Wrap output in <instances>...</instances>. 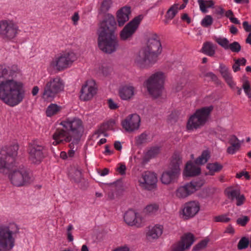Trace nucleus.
Masks as SVG:
<instances>
[{"label":"nucleus","instance_id":"f257e3e1","mask_svg":"<svg viewBox=\"0 0 251 251\" xmlns=\"http://www.w3.org/2000/svg\"><path fill=\"white\" fill-rule=\"evenodd\" d=\"M14 73L4 64L0 65V100L11 107L21 103L25 94L23 82L13 79Z\"/></svg>","mask_w":251,"mask_h":251},{"label":"nucleus","instance_id":"f03ea898","mask_svg":"<svg viewBox=\"0 0 251 251\" xmlns=\"http://www.w3.org/2000/svg\"><path fill=\"white\" fill-rule=\"evenodd\" d=\"M162 52V47L158 36L154 33H150L146 46L143 47L136 56L138 63L156 62Z\"/></svg>","mask_w":251,"mask_h":251},{"label":"nucleus","instance_id":"7ed1b4c3","mask_svg":"<svg viewBox=\"0 0 251 251\" xmlns=\"http://www.w3.org/2000/svg\"><path fill=\"white\" fill-rule=\"evenodd\" d=\"M19 230L14 223L0 226V251H9L13 248Z\"/></svg>","mask_w":251,"mask_h":251},{"label":"nucleus","instance_id":"20e7f679","mask_svg":"<svg viewBox=\"0 0 251 251\" xmlns=\"http://www.w3.org/2000/svg\"><path fill=\"white\" fill-rule=\"evenodd\" d=\"M165 78L164 73L157 72L152 74L145 81L144 85L153 98L157 99L161 96Z\"/></svg>","mask_w":251,"mask_h":251},{"label":"nucleus","instance_id":"39448f33","mask_svg":"<svg viewBox=\"0 0 251 251\" xmlns=\"http://www.w3.org/2000/svg\"><path fill=\"white\" fill-rule=\"evenodd\" d=\"M213 109V107L210 106L197 109L187 121L186 126L187 129L192 130L203 126L208 120Z\"/></svg>","mask_w":251,"mask_h":251},{"label":"nucleus","instance_id":"423d86ee","mask_svg":"<svg viewBox=\"0 0 251 251\" xmlns=\"http://www.w3.org/2000/svg\"><path fill=\"white\" fill-rule=\"evenodd\" d=\"M181 158L179 155L175 154L173 156L170 165L168 170L163 172L160 180L162 183L168 185L176 182L180 175Z\"/></svg>","mask_w":251,"mask_h":251},{"label":"nucleus","instance_id":"0eeeda50","mask_svg":"<svg viewBox=\"0 0 251 251\" xmlns=\"http://www.w3.org/2000/svg\"><path fill=\"white\" fill-rule=\"evenodd\" d=\"M65 84L59 76L51 77L46 82L43 92L42 98L46 100L52 101L56 95L63 92Z\"/></svg>","mask_w":251,"mask_h":251},{"label":"nucleus","instance_id":"6e6552de","mask_svg":"<svg viewBox=\"0 0 251 251\" xmlns=\"http://www.w3.org/2000/svg\"><path fill=\"white\" fill-rule=\"evenodd\" d=\"M18 150V145H14L0 151V173H4L12 167Z\"/></svg>","mask_w":251,"mask_h":251},{"label":"nucleus","instance_id":"1a4fd4ad","mask_svg":"<svg viewBox=\"0 0 251 251\" xmlns=\"http://www.w3.org/2000/svg\"><path fill=\"white\" fill-rule=\"evenodd\" d=\"M17 24L14 21L6 19L0 21V37L5 41H12L20 32Z\"/></svg>","mask_w":251,"mask_h":251},{"label":"nucleus","instance_id":"9d476101","mask_svg":"<svg viewBox=\"0 0 251 251\" xmlns=\"http://www.w3.org/2000/svg\"><path fill=\"white\" fill-rule=\"evenodd\" d=\"M98 46L100 50L107 53L115 52L118 47V40L114 34H98Z\"/></svg>","mask_w":251,"mask_h":251},{"label":"nucleus","instance_id":"9b49d317","mask_svg":"<svg viewBox=\"0 0 251 251\" xmlns=\"http://www.w3.org/2000/svg\"><path fill=\"white\" fill-rule=\"evenodd\" d=\"M61 125L68 131L72 135L73 139H75V144L79 142L83 127L82 121L78 118L67 119L61 123Z\"/></svg>","mask_w":251,"mask_h":251},{"label":"nucleus","instance_id":"f8f14e48","mask_svg":"<svg viewBox=\"0 0 251 251\" xmlns=\"http://www.w3.org/2000/svg\"><path fill=\"white\" fill-rule=\"evenodd\" d=\"M8 177L11 183L17 187L27 185L33 180L29 173L24 169L12 171L9 174Z\"/></svg>","mask_w":251,"mask_h":251},{"label":"nucleus","instance_id":"ddd939ff","mask_svg":"<svg viewBox=\"0 0 251 251\" xmlns=\"http://www.w3.org/2000/svg\"><path fill=\"white\" fill-rule=\"evenodd\" d=\"M28 153L29 160L32 163L39 164L46 155V149L43 145L34 141L29 144Z\"/></svg>","mask_w":251,"mask_h":251},{"label":"nucleus","instance_id":"4468645a","mask_svg":"<svg viewBox=\"0 0 251 251\" xmlns=\"http://www.w3.org/2000/svg\"><path fill=\"white\" fill-rule=\"evenodd\" d=\"M143 19V16L140 15L136 16L129 22L120 32V37L121 39L126 41L131 39L138 29Z\"/></svg>","mask_w":251,"mask_h":251},{"label":"nucleus","instance_id":"2eb2a0df","mask_svg":"<svg viewBox=\"0 0 251 251\" xmlns=\"http://www.w3.org/2000/svg\"><path fill=\"white\" fill-rule=\"evenodd\" d=\"M198 181H191L177 188L176 196L179 199H184L198 190L202 185Z\"/></svg>","mask_w":251,"mask_h":251},{"label":"nucleus","instance_id":"dca6fc26","mask_svg":"<svg viewBox=\"0 0 251 251\" xmlns=\"http://www.w3.org/2000/svg\"><path fill=\"white\" fill-rule=\"evenodd\" d=\"M157 181V177L154 173L147 171L142 173L139 179V183L143 189L151 190L156 187Z\"/></svg>","mask_w":251,"mask_h":251},{"label":"nucleus","instance_id":"f3484780","mask_svg":"<svg viewBox=\"0 0 251 251\" xmlns=\"http://www.w3.org/2000/svg\"><path fill=\"white\" fill-rule=\"evenodd\" d=\"M140 121V117L138 114H132L122 121V125L126 131L131 132L139 128Z\"/></svg>","mask_w":251,"mask_h":251},{"label":"nucleus","instance_id":"a211bd4d","mask_svg":"<svg viewBox=\"0 0 251 251\" xmlns=\"http://www.w3.org/2000/svg\"><path fill=\"white\" fill-rule=\"evenodd\" d=\"M117 27V23L114 17L108 14L100 23L98 34L104 32V34H114Z\"/></svg>","mask_w":251,"mask_h":251},{"label":"nucleus","instance_id":"6ab92c4d","mask_svg":"<svg viewBox=\"0 0 251 251\" xmlns=\"http://www.w3.org/2000/svg\"><path fill=\"white\" fill-rule=\"evenodd\" d=\"M96 93L95 82L93 80L87 81L81 88L80 99L83 101L90 100Z\"/></svg>","mask_w":251,"mask_h":251},{"label":"nucleus","instance_id":"aec40b11","mask_svg":"<svg viewBox=\"0 0 251 251\" xmlns=\"http://www.w3.org/2000/svg\"><path fill=\"white\" fill-rule=\"evenodd\" d=\"M54 141L52 144L56 146L63 142H70L73 140L72 135L63 126V128H58L52 135Z\"/></svg>","mask_w":251,"mask_h":251},{"label":"nucleus","instance_id":"412c9836","mask_svg":"<svg viewBox=\"0 0 251 251\" xmlns=\"http://www.w3.org/2000/svg\"><path fill=\"white\" fill-rule=\"evenodd\" d=\"M194 242V236L191 233L185 234L181 239V241L175 245L172 251H184L188 249Z\"/></svg>","mask_w":251,"mask_h":251},{"label":"nucleus","instance_id":"4be33fe9","mask_svg":"<svg viewBox=\"0 0 251 251\" xmlns=\"http://www.w3.org/2000/svg\"><path fill=\"white\" fill-rule=\"evenodd\" d=\"M200 203L196 201H190L185 203L183 214L187 218H192L200 211Z\"/></svg>","mask_w":251,"mask_h":251},{"label":"nucleus","instance_id":"5701e85b","mask_svg":"<svg viewBox=\"0 0 251 251\" xmlns=\"http://www.w3.org/2000/svg\"><path fill=\"white\" fill-rule=\"evenodd\" d=\"M78 55L74 51H64L55 56V63H72L75 61Z\"/></svg>","mask_w":251,"mask_h":251},{"label":"nucleus","instance_id":"b1692460","mask_svg":"<svg viewBox=\"0 0 251 251\" xmlns=\"http://www.w3.org/2000/svg\"><path fill=\"white\" fill-rule=\"evenodd\" d=\"M226 192L229 199L231 201H233L234 199L236 200V205L237 206H240L243 204L245 198L244 195L241 194L239 189L228 188L226 189Z\"/></svg>","mask_w":251,"mask_h":251},{"label":"nucleus","instance_id":"393cba45","mask_svg":"<svg viewBox=\"0 0 251 251\" xmlns=\"http://www.w3.org/2000/svg\"><path fill=\"white\" fill-rule=\"evenodd\" d=\"M130 12V8L128 6H124L117 11V21L119 26H123L128 21Z\"/></svg>","mask_w":251,"mask_h":251},{"label":"nucleus","instance_id":"a878e982","mask_svg":"<svg viewBox=\"0 0 251 251\" xmlns=\"http://www.w3.org/2000/svg\"><path fill=\"white\" fill-rule=\"evenodd\" d=\"M135 88L131 85H125L119 90L120 98L124 100H129L133 98L135 94Z\"/></svg>","mask_w":251,"mask_h":251},{"label":"nucleus","instance_id":"bb28decb","mask_svg":"<svg viewBox=\"0 0 251 251\" xmlns=\"http://www.w3.org/2000/svg\"><path fill=\"white\" fill-rule=\"evenodd\" d=\"M68 175L70 179L75 183H78L82 179L81 169L77 164L70 167Z\"/></svg>","mask_w":251,"mask_h":251},{"label":"nucleus","instance_id":"cd10ccee","mask_svg":"<svg viewBox=\"0 0 251 251\" xmlns=\"http://www.w3.org/2000/svg\"><path fill=\"white\" fill-rule=\"evenodd\" d=\"M163 227L161 225H156L154 226L149 227L147 232V237L149 240L158 239L162 234Z\"/></svg>","mask_w":251,"mask_h":251},{"label":"nucleus","instance_id":"c85d7f7f","mask_svg":"<svg viewBox=\"0 0 251 251\" xmlns=\"http://www.w3.org/2000/svg\"><path fill=\"white\" fill-rule=\"evenodd\" d=\"M136 213L132 210L126 211L124 215V221L127 225L130 226L140 225Z\"/></svg>","mask_w":251,"mask_h":251},{"label":"nucleus","instance_id":"c756f323","mask_svg":"<svg viewBox=\"0 0 251 251\" xmlns=\"http://www.w3.org/2000/svg\"><path fill=\"white\" fill-rule=\"evenodd\" d=\"M219 72L227 84L231 87L233 88L235 84L232 80V76L229 73L228 68L224 65H221L220 66Z\"/></svg>","mask_w":251,"mask_h":251},{"label":"nucleus","instance_id":"7c9ffc66","mask_svg":"<svg viewBox=\"0 0 251 251\" xmlns=\"http://www.w3.org/2000/svg\"><path fill=\"white\" fill-rule=\"evenodd\" d=\"M229 143L230 146L227 149V152L233 154L239 151L241 147V143L237 137L235 135H232L229 140Z\"/></svg>","mask_w":251,"mask_h":251},{"label":"nucleus","instance_id":"2f4dec72","mask_svg":"<svg viewBox=\"0 0 251 251\" xmlns=\"http://www.w3.org/2000/svg\"><path fill=\"white\" fill-rule=\"evenodd\" d=\"M201 173L200 167L196 166L191 162L187 163L184 170V175L186 176H194Z\"/></svg>","mask_w":251,"mask_h":251},{"label":"nucleus","instance_id":"473e14b6","mask_svg":"<svg viewBox=\"0 0 251 251\" xmlns=\"http://www.w3.org/2000/svg\"><path fill=\"white\" fill-rule=\"evenodd\" d=\"M216 47L211 42H206L203 45L201 49L202 52L209 56H213L215 52Z\"/></svg>","mask_w":251,"mask_h":251},{"label":"nucleus","instance_id":"72a5a7b5","mask_svg":"<svg viewBox=\"0 0 251 251\" xmlns=\"http://www.w3.org/2000/svg\"><path fill=\"white\" fill-rule=\"evenodd\" d=\"M198 2L199 4L200 10L203 13L207 12V9L212 7L214 4L213 1L211 0H198Z\"/></svg>","mask_w":251,"mask_h":251},{"label":"nucleus","instance_id":"f704fd0d","mask_svg":"<svg viewBox=\"0 0 251 251\" xmlns=\"http://www.w3.org/2000/svg\"><path fill=\"white\" fill-rule=\"evenodd\" d=\"M61 107L56 104H50L46 110V114L48 117H51L57 114L61 110Z\"/></svg>","mask_w":251,"mask_h":251},{"label":"nucleus","instance_id":"c9c22d12","mask_svg":"<svg viewBox=\"0 0 251 251\" xmlns=\"http://www.w3.org/2000/svg\"><path fill=\"white\" fill-rule=\"evenodd\" d=\"M70 64H50V69L52 73L56 74L70 67Z\"/></svg>","mask_w":251,"mask_h":251},{"label":"nucleus","instance_id":"e433bc0d","mask_svg":"<svg viewBox=\"0 0 251 251\" xmlns=\"http://www.w3.org/2000/svg\"><path fill=\"white\" fill-rule=\"evenodd\" d=\"M210 155L208 151L205 150L202 151L201 156H200L195 160V163L197 164L202 165L206 163L208 159L210 158Z\"/></svg>","mask_w":251,"mask_h":251},{"label":"nucleus","instance_id":"4c0bfd02","mask_svg":"<svg viewBox=\"0 0 251 251\" xmlns=\"http://www.w3.org/2000/svg\"><path fill=\"white\" fill-rule=\"evenodd\" d=\"M178 12V4H174L167 11L166 15V19H173Z\"/></svg>","mask_w":251,"mask_h":251},{"label":"nucleus","instance_id":"58836bf2","mask_svg":"<svg viewBox=\"0 0 251 251\" xmlns=\"http://www.w3.org/2000/svg\"><path fill=\"white\" fill-rule=\"evenodd\" d=\"M206 168L209 170V175H213V173L220 171L223 168V166L218 162L209 163Z\"/></svg>","mask_w":251,"mask_h":251},{"label":"nucleus","instance_id":"ea45409f","mask_svg":"<svg viewBox=\"0 0 251 251\" xmlns=\"http://www.w3.org/2000/svg\"><path fill=\"white\" fill-rule=\"evenodd\" d=\"M159 208V204L156 203H153L147 205L144 209V211L145 212L147 213L152 214L156 213L158 210Z\"/></svg>","mask_w":251,"mask_h":251},{"label":"nucleus","instance_id":"a19ab883","mask_svg":"<svg viewBox=\"0 0 251 251\" xmlns=\"http://www.w3.org/2000/svg\"><path fill=\"white\" fill-rule=\"evenodd\" d=\"M160 148L158 146L151 147L147 152L146 156L149 159L155 157L160 152Z\"/></svg>","mask_w":251,"mask_h":251},{"label":"nucleus","instance_id":"79ce46f5","mask_svg":"<svg viewBox=\"0 0 251 251\" xmlns=\"http://www.w3.org/2000/svg\"><path fill=\"white\" fill-rule=\"evenodd\" d=\"M79 142H77L75 144V139H73L72 142L69 145L70 149L68 151L67 154L70 157H72L75 154V151L77 148V145Z\"/></svg>","mask_w":251,"mask_h":251},{"label":"nucleus","instance_id":"37998d69","mask_svg":"<svg viewBox=\"0 0 251 251\" xmlns=\"http://www.w3.org/2000/svg\"><path fill=\"white\" fill-rule=\"evenodd\" d=\"M204 77H209L210 80L216 85H220L221 83L217 76L212 72H207L203 74Z\"/></svg>","mask_w":251,"mask_h":251},{"label":"nucleus","instance_id":"c03bdc74","mask_svg":"<svg viewBox=\"0 0 251 251\" xmlns=\"http://www.w3.org/2000/svg\"><path fill=\"white\" fill-rule=\"evenodd\" d=\"M216 41L225 49L228 50V47L229 46V43L227 38L225 37H218L216 38Z\"/></svg>","mask_w":251,"mask_h":251},{"label":"nucleus","instance_id":"a18cd8bd","mask_svg":"<svg viewBox=\"0 0 251 251\" xmlns=\"http://www.w3.org/2000/svg\"><path fill=\"white\" fill-rule=\"evenodd\" d=\"M208 242V240L204 239L200 242H199L198 244L196 245L192 249L193 251H200L204 248L206 247V246L207 245V243Z\"/></svg>","mask_w":251,"mask_h":251},{"label":"nucleus","instance_id":"49530a36","mask_svg":"<svg viewBox=\"0 0 251 251\" xmlns=\"http://www.w3.org/2000/svg\"><path fill=\"white\" fill-rule=\"evenodd\" d=\"M213 18L210 15H206L201 21V25L205 27L211 25L213 23Z\"/></svg>","mask_w":251,"mask_h":251},{"label":"nucleus","instance_id":"de8ad7c7","mask_svg":"<svg viewBox=\"0 0 251 251\" xmlns=\"http://www.w3.org/2000/svg\"><path fill=\"white\" fill-rule=\"evenodd\" d=\"M112 4L111 0H104L101 4L100 10L105 12L108 11Z\"/></svg>","mask_w":251,"mask_h":251},{"label":"nucleus","instance_id":"09e8293b","mask_svg":"<svg viewBox=\"0 0 251 251\" xmlns=\"http://www.w3.org/2000/svg\"><path fill=\"white\" fill-rule=\"evenodd\" d=\"M148 135L146 133H143L138 136L136 139V144L137 145H141L147 142Z\"/></svg>","mask_w":251,"mask_h":251},{"label":"nucleus","instance_id":"8fccbe9b","mask_svg":"<svg viewBox=\"0 0 251 251\" xmlns=\"http://www.w3.org/2000/svg\"><path fill=\"white\" fill-rule=\"evenodd\" d=\"M228 49L230 50L232 52H238L241 50V47L237 42H234L229 44Z\"/></svg>","mask_w":251,"mask_h":251},{"label":"nucleus","instance_id":"3c124183","mask_svg":"<svg viewBox=\"0 0 251 251\" xmlns=\"http://www.w3.org/2000/svg\"><path fill=\"white\" fill-rule=\"evenodd\" d=\"M249 221V218L247 216H243L237 219L236 223L238 225L244 226Z\"/></svg>","mask_w":251,"mask_h":251},{"label":"nucleus","instance_id":"603ef678","mask_svg":"<svg viewBox=\"0 0 251 251\" xmlns=\"http://www.w3.org/2000/svg\"><path fill=\"white\" fill-rule=\"evenodd\" d=\"M242 87L245 93L249 96V98H251V88L250 87L249 81L245 82L243 84Z\"/></svg>","mask_w":251,"mask_h":251},{"label":"nucleus","instance_id":"864d4df0","mask_svg":"<svg viewBox=\"0 0 251 251\" xmlns=\"http://www.w3.org/2000/svg\"><path fill=\"white\" fill-rule=\"evenodd\" d=\"M214 220L216 222L227 223L230 220V219L226 217V215H222L215 217Z\"/></svg>","mask_w":251,"mask_h":251},{"label":"nucleus","instance_id":"5fc2aeb1","mask_svg":"<svg viewBox=\"0 0 251 251\" xmlns=\"http://www.w3.org/2000/svg\"><path fill=\"white\" fill-rule=\"evenodd\" d=\"M107 103L108 104L109 108L110 109L114 110L118 108V104L115 102L113 100L111 99H109L107 100Z\"/></svg>","mask_w":251,"mask_h":251},{"label":"nucleus","instance_id":"6e6d98bb","mask_svg":"<svg viewBox=\"0 0 251 251\" xmlns=\"http://www.w3.org/2000/svg\"><path fill=\"white\" fill-rule=\"evenodd\" d=\"M73 229V226L72 225H70L67 227V238L69 242L73 241V236L71 232V231Z\"/></svg>","mask_w":251,"mask_h":251},{"label":"nucleus","instance_id":"4d7b16f0","mask_svg":"<svg viewBox=\"0 0 251 251\" xmlns=\"http://www.w3.org/2000/svg\"><path fill=\"white\" fill-rule=\"evenodd\" d=\"M117 170L121 175H125L126 174V166L124 164H120Z\"/></svg>","mask_w":251,"mask_h":251},{"label":"nucleus","instance_id":"13d9d810","mask_svg":"<svg viewBox=\"0 0 251 251\" xmlns=\"http://www.w3.org/2000/svg\"><path fill=\"white\" fill-rule=\"evenodd\" d=\"M242 176H245L247 179H249L250 178L249 173L247 172H241L236 174V177L237 178H240Z\"/></svg>","mask_w":251,"mask_h":251},{"label":"nucleus","instance_id":"bf43d9fd","mask_svg":"<svg viewBox=\"0 0 251 251\" xmlns=\"http://www.w3.org/2000/svg\"><path fill=\"white\" fill-rule=\"evenodd\" d=\"M79 19V16L78 13H75L74 15L72 17V20L73 21L74 24L75 25H76L77 24V22Z\"/></svg>","mask_w":251,"mask_h":251},{"label":"nucleus","instance_id":"052dcab7","mask_svg":"<svg viewBox=\"0 0 251 251\" xmlns=\"http://www.w3.org/2000/svg\"><path fill=\"white\" fill-rule=\"evenodd\" d=\"M243 26L246 31L250 32L251 31V25H249L247 22L245 21L243 23Z\"/></svg>","mask_w":251,"mask_h":251},{"label":"nucleus","instance_id":"680f3d73","mask_svg":"<svg viewBox=\"0 0 251 251\" xmlns=\"http://www.w3.org/2000/svg\"><path fill=\"white\" fill-rule=\"evenodd\" d=\"M225 232L230 234H233L234 233V229L231 225H229Z\"/></svg>","mask_w":251,"mask_h":251},{"label":"nucleus","instance_id":"e2e57ef3","mask_svg":"<svg viewBox=\"0 0 251 251\" xmlns=\"http://www.w3.org/2000/svg\"><path fill=\"white\" fill-rule=\"evenodd\" d=\"M113 251H130L129 248L127 246H124L118 248Z\"/></svg>","mask_w":251,"mask_h":251},{"label":"nucleus","instance_id":"0e129e2a","mask_svg":"<svg viewBox=\"0 0 251 251\" xmlns=\"http://www.w3.org/2000/svg\"><path fill=\"white\" fill-rule=\"evenodd\" d=\"M114 148L118 151H121L122 149V145L120 142L116 141L114 144Z\"/></svg>","mask_w":251,"mask_h":251},{"label":"nucleus","instance_id":"69168bd1","mask_svg":"<svg viewBox=\"0 0 251 251\" xmlns=\"http://www.w3.org/2000/svg\"><path fill=\"white\" fill-rule=\"evenodd\" d=\"M39 87L37 86H34L32 90V94L33 96H36L39 92Z\"/></svg>","mask_w":251,"mask_h":251},{"label":"nucleus","instance_id":"338daca9","mask_svg":"<svg viewBox=\"0 0 251 251\" xmlns=\"http://www.w3.org/2000/svg\"><path fill=\"white\" fill-rule=\"evenodd\" d=\"M230 32L233 34H235L238 32L237 28L234 25H231L230 27Z\"/></svg>","mask_w":251,"mask_h":251},{"label":"nucleus","instance_id":"774afa93","mask_svg":"<svg viewBox=\"0 0 251 251\" xmlns=\"http://www.w3.org/2000/svg\"><path fill=\"white\" fill-rule=\"evenodd\" d=\"M225 15L230 20L231 18L233 17V14L231 10H229L226 12Z\"/></svg>","mask_w":251,"mask_h":251}]
</instances>
